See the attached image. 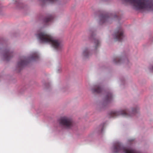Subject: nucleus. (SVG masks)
<instances>
[{"label":"nucleus","mask_w":153,"mask_h":153,"mask_svg":"<svg viewBox=\"0 0 153 153\" xmlns=\"http://www.w3.org/2000/svg\"><path fill=\"white\" fill-rule=\"evenodd\" d=\"M113 99V96L111 93H108L105 97V101L107 102H110Z\"/></svg>","instance_id":"11"},{"label":"nucleus","mask_w":153,"mask_h":153,"mask_svg":"<svg viewBox=\"0 0 153 153\" xmlns=\"http://www.w3.org/2000/svg\"><path fill=\"white\" fill-rule=\"evenodd\" d=\"M138 109L137 108L133 109L132 111V112L128 114V111L127 110H123L119 111H114L111 113V116L114 117L120 115L126 117L133 116L135 113L138 112Z\"/></svg>","instance_id":"2"},{"label":"nucleus","mask_w":153,"mask_h":153,"mask_svg":"<svg viewBox=\"0 0 153 153\" xmlns=\"http://www.w3.org/2000/svg\"><path fill=\"white\" fill-rule=\"evenodd\" d=\"M58 0H42V1L43 3H46L48 2L51 3H53L57 2Z\"/></svg>","instance_id":"14"},{"label":"nucleus","mask_w":153,"mask_h":153,"mask_svg":"<svg viewBox=\"0 0 153 153\" xmlns=\"http://www.w3.org/2000/svg\"><path fill=\"white\" fill-rule=\"evenodd\" d=\"M91 37L92 39V41L94 43V44L95 46V49H97V47H98L100 45V42L96 38H94V35L92 33H91Z\"/></svg>","instance_id":"7"},{"label":"nucleus","mask_w":153,"mask_h":153,"mask_svg":"<svg viewBox=\"0 0 153 153\" xmlns=\"http://www.w3.org/2000/svg\"><path fill=\"white\" fill-rule=\"evenodd\" d=\"M38 39L42 42L49 43L56 49L60 48V42L57 39H54L51 36L44 32H41L37 35Z\"/></svg>","instance_id":"1"},{"label":"nucleus","mask_w":153,"mask_h":153,"mask_svg":"<svg viewBox=\"0 0 153 153\" xmlns=\"http://www.w3.org/2000/svg\"><path fill=\"white\" fill-rule=\"evenodd\" d=\"M13 56V53L9 50H6L4 51L3 56L6 60H8Z\"/></svg>","instance_id":"5"},{"label":"nucleus","mask_w":153,"mask_h":153,"mask_svg":"<svg viewBox=\"0 0 153 153\" xmlns=\"http://www.w3.org/2000/svg\"><path fill=\"white\" fill-rule=\"evenodd\" d=\"M113 38L115 41H121L124 38L123 30L120 28L116 31L113 35Z\"/></svg>","instance_id":"4"},{"label":"nucleus","mask_w":153,"mask_h":153,"mask_svg":"<svg viewBox=\"0 0 153 153\" xmlns=\"http://www.w3.org/2000/svg\"><path fill=\"white\" fill-rule=\"evenodd\" d=\"M59 125L62 127H67V118L66 117H61L59 120Z\"/></svg>","instance_id":"6"},{"label":"nucleus","mask_w":153,"mask_h":153,"mask_svg":"<svg viewBox=\"0 0 153 153\" xmlns=\"http://www.w3.org/2000/svg\"><path fill=\"white\" fill-rule=\"evenodd\" d=\"M122 61V59L119 57H116L113 60L114 62L116 64L120 63Z\"/></svg>","instance_id":"15"},{"label":"nucleus","mask_w":153,"mask_h":153,"mask_svg":"<svg viewBox=\"0 0 153 153\" xmlns=\"http://www.w3.org/2000/svg\"><path fill=\"white\" fill-rule=\"evenodd\" d=\"M53 18V17L52 15H49L45 19L44 22L45 23H48L49 22L51 21Z\"/></svg>","instance_id":"12"},{"label":"nucleus","mask_w":153,"mask_h":153,"mask_svg":"<svg viewBox=\"0 0 153 153\" xmlns=\"http://www.w3.org/2000/svg\"><path fill=\"white\" fill-rule=\"evenodd\" d=\"M149 70L150 71H153V65H151L149 67Z\"/></svg>","instance_id":"16"},{"label":"nucleus","mask_w":153,"mask_h":153,"mask_svg":"<svg viewBox=\"0 0 153 153\" xmlns=\"http://www.w3.org/2000/svg\"><path fill=\"white\" fill-rule=\"evenodd\" d=\"M102 88L99 85H96L91 89V91L93 93H99L102 91Z\"/></svg>","instance_id":"8"},{"label":"nucleus","mask_w":153,"mask_h":153,"mask_svg":"<svg viewBox=\"0 0 153 153\" xmlns=\"http://www.w3.org/2000/svg\"><path fill=\"white\" fill-rule=\"evenodd\" d=\"M68 129L71 128L74 126V123L71 118H68Z\"/></svg>","instance_id":"9"},{"label":"nucleus","mask_w":153,"mask_h":153,"mask_svg":"<svg viewBox=\"0 0 153 153\" xmlns=\"http://www.w3.org/2000/svg\"><path fill=\"white\" fill-rule=\"evenodd\" d=\"M89 55V53L88 52V48H85L83 51L82 53V55L83 56L87 57Z\"/></svg>","instance_id":"13"},{"label":"nucleus","mask_w":153,"mask_h":153,"mask_svg":"<svg viewBox=\"0 0 153 153\" xmlns=\"http://www.w3.org/2000/svg\"><path fill=\"white\" fill-rule=\"evenodd\" d=\"M100 22L104 23L106 22L108 19V15H101L100 16Z\"/></svg>","instance_id":"10"},{"label":"nucleus","mask_w":153,"mask_h":153,"mask_svg":"<svg viewBox=\"0 0 153 153\" xmlns=\"http://www.w3.org/2000/svg\"><path fill=\"white\" fill-rule=\"evenodd\" d=\"M39 57L38 55L36 53H33L29 58L22 57L20 58L19 61L18 63V67L19 68H22L27 64L29 60H37Z\"/></svg>","instance_id":"3"}]
</instances>
